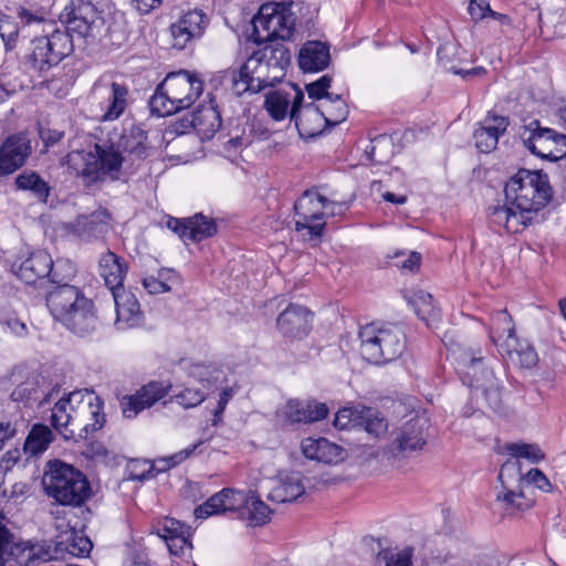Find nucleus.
Here are the masks:
<instances>
[{"instance_id":"09e8293b","label":"nucleus","mask_w":566,"mask_h":566,"mask_svg":"<svg viewBox=\"0 0 566 566\" xmlns=\"http://www.w3.org/2000/svg\"><path fill=\"white\" fill-rule=\"evenodd\" d=\"M411 303L416 310L417 315L422 321H426L427 324L437 319L439 312L433 304L431 294L424 291H418L412 295Z\"/></svg>"},{"instance_id":"b1692460","label":"nucleus","mask_w":566,"mask_h":566,"mask_svg":"<svg viewBox=\"0 0 566 566\" xmlns=\"http://www.w3.org/2000/svg\"><path fill=\"white\" fill-rule=\"evenodd\" d=\"M276 325L284 337L301 339L312 328V313L302 305H289L277 317Z\"/></svg>"},{"instance_id":"2f4dec72","label":"nucleus","mask_w":566,"mask_h":566,"mask_svg":"<svg viewBox=\"0 0 566 566\" xmlns=\"http://www.w3.org/2000/svg\"><path fill=\"white\" fill-rule=\"evenodd\" d=\"M165 389L157 382L144 386L135 395L125 397L122 400V411L125 418L136 417L145 408L151 407L165 396Z\"/></svg>"},{"instance_id":"3c124183","label":"nucleus","mask_w":566,"mask_h":566,"mask_svg":"<svg viewBox=\"0 0 566 566\" xmlns=\"http://www.w3.org/2000/svg\"><path fill=\"white\" fill-rule=\"evenodd\" d=\"M19 30L15 19L0 11V38L7 52L17 48Z\"/></svg>"},{"instance_id":"603ef678","label":"nucleus","mask_w":566,"mask_h":566,"mask_svg":"<svg viewBox=\"0 0 566 566\" xmlns=\"http://www.w3.org/2000/svg\"><path fill=\"white\" fill-rule=\"evenodd\" d=\"M20 548V542L9 530L7 522L2 516L0 518V566H4L9 557Z\"/></svg>"},{"instance_id":"864d4df0","label":"nucleus","mask_w":566,"mask_h":566,"mask_svg":"<svg viewBox=\"0 0 566 566\" xmlns=\"http://www.w3.org/2000/svg\"><path fill=\"white\" fill-rule=\"evenodd\" d=\"M513 346L515 347H503L509 357L513 360H517V363L523 368H532L537 364V354L535 349L528 345L522 346L520 340L516 338V344Z\"/></svg>"},{"instance_id":"c756f323","label":"nucleus","mask_w":566,"mask_h":566,"mask_svg":"<svg viewBox=\"0 0 566 566\" xmlns=\"http://www.w3.org/2000/svg\"><path fill=\"white\" fill-rule=\"evenodd\" d=\"M67 329L84 336L96 328L97 316L92 300L86 296L80 297L76 306L61 322Z\"/></svg>"},{"instance_id":"a19ab883","label":"nucleus","mask_w":566,"mask_h":566,"mask_svg":"<svg viewBox=\"0 0 566 566\" xmlns=\"http://www.w3.org/2000/svg\"><path fill=\"white\" fill-rule=\"evenodd\" d=\"M17 189L30 191L39 202L46 203L51 192L49 184L35 171L25 170L15 178Z\"/></svg>"},{"instance_id":"cd10ccee","label":"nucleus","mask_w":566,"mask_h":566,"mask_svg":"<svg viewBox=\"0 0 566 566\" xmlns=\"http://www.w3.org/2000/svg\"><path fill=\"white\" fill-rule=\"evenodd\" d=\"M84 293L70 283L55 285L46 295V306L52 316L62 322L65 316L76 306Z\"/></svg>"},{"instance_id":"7ed1b4c3","label":"nucleus","mask_w":566,"mask_h":566,"mask_svg":"<svg viewBox=\"0 0 566 566\" xmlns=\"http://www.w3.org/2000/svg\"><path fill=\"white\" fill-rule=\"evenodd\" d=\"M203 91V82L195 74L180 70L169 73L149 99L150 112L165 117L187 109Z\"/></svg>"},{"instance_id":"bf43d9fd","label":"nucleus","mask_w":566,"mask_h":566,"mask_svg":"<svg viewBox=\"0 0 566 566\" xmlns=\"http://www.w3.org/2000/svg\"><path fill=\"white\" fill-rule=\"evenodd\" d=\"M331 83L332 77L329 75H323L317 81L306 84V92L308 97L312 99H331L333 94L328 93L327 91L331 86Z\"/></svg>"},{"instance_id":"ddd939ff","label":"nucleus","mask_w":566,"mask_h":566,"mask_svg":"<svg viewBox=\"0 0 566 566\" xmlns=\"http://www.w3.org/2000/svg\"><path fill=\"white\" fill-rule=\"evenodd\" d=\"M253 25L256 32L260 30L265 32L266 40H289L294 32L295 18L290 10L280 4L262 6L254 18Z\"/></svg>"},{"instance_id":"de8ad7c7","label":"nucleus","mask_w":566,"mask_h":566,"mask_svg":"<svg viewBox=\"0 0 566 566\" xmlns=\"http://www.w3.org/2000/svg\"><path fill=\"white\" fill-rule=\"evenodd\" d=\"M325 113V124L335 126L346 119L348 107L340 95H333L321 106Z\"/></svg>"},{"instance_id":"6e6d98bb","label":"nucleus","mask_w":566,"mask_h":566,"mask_svg":"<svg viewBox=\"0 0 566 566\" xmlns=\"http://www.w3.org/2000/svg\"><path fill=\"white\" fill-rule=\"evenodd\" d=\"M76 268L75 264L69 260H57L53 262L52 271L49 275V281L55 285L63 283H70L75 276Z\"/></svg>"},{"instance_id":"4be33fe9","label":"nucleus","mask_w":566,"mask_h":566,"mask_svg":"<svg viewBox=\"0 0 566 566\" xmlns=\"http://www.w3.org/2000/svg\"><path fill=\"white\" fill-rule=\"evenodd\" d=\"M424 422L419 419L407 421L396 433L389 446L394 457H409L412 452L420 451L426 444L423 433Z\"/></svg>"},{"instance_id":"c85d7f7f","label":"nucleus","mask_w":566,"mask_h":566,"mask_svg":"<svg viewBox=\"0 0 566 566\" xmlns=\"http://www.w3.org/2000/svg\"><path fill=\"white\" fill-rule=\"evenodd\" d=\"M509 126V118L505 116L488 114L480 127L474 130L473 138L479 151L489 154L497 146L499 138Z\"/></svg>"},{"instance_id":"79ce46f5","label":"nucleus","mask_w":566,"mask_h":566,"mask_svg":"<svg viewBox=\"0 0 566 566\" xmlns=\"http://www.w3.org/2000/svg\"><path fill=\"white\" fill-rule=\"evenodd\" d=\"M52 441L53 433L51 429L45 424L36 423L32 427L24 441V451L36 455L44 452Z\"/></svg>"},{"instance_id":"c03bdc74","label":"nucleus","mask_w":566,"mask_h":566,"mask_svg":"<svg viewBox=\"0 0 566 566\" xmlns=\"http://www.w3.org/2000/svg\"><path fill=\"white\" fill-rule=\"evenodd\" d=\"M106 213L95 211L87 216H80L75 221V228L81 237L97 235L107 230Z\"/></svg>"},{"instance_id":"c9c22d12","label":"nucleus","mask_w":566,"mask_h":566,"mask_svg":"<svg viewBox=\"0 0 566 566\" xmlns=\"http://www.w3.org/2000/svg\"><path fill=\"white\" fill-rule=\"evenodd\" d=\"M44 386L45 379L39 375H33L13 389L11 398L14 401L24 403L38 402L39 406H43L50 401L55 391L52 389L45 392Z\"/></svg>"},{"instance_id":"49530a36","label":"nucleus","mask_w":566,"mask_h":566,"mask_svg":"<svg viewBox=\"0 0 566 566\" xmlns=\"http://www.w3.org/2000/svg\"><path fill=\"white\" fill-rule=\"evenodd\" d=\"M358 424V428H363L369 436L374 438L382 437L388 430L387 420L380 415L379 411L373 408L363 407V412Z\"/></svg>"},{"instance_id":"39448f33","label":"nucleus","mask_w":566,"mask_h":566,"mask_svg":"<svg viewBox=\"0 0 566 566\" xmlns=\"http://www.w3.org/2000/svg\"><path fill=\"white\" fill-rule=\"evenodd\" d=\"M241 511L251 526L264 525L270 520L271 509L254 493L250 495L233 489H222L195 509L197 518H208L226 512Z\"/></svg>"},{"instance_id":"5fc2aeb1","label":"nucleus","mask_w":566,"mask_h":566,"mask_svg":"<svg viewBox=\"0 0 566 566\" xmlns=\"http://www.w3.org/2000/svg\"><path fill=\"white\" fill-rule=\"evenodd\" d=\"M506 451L513 455L518 463L520 458L530 460L533 463H537L544 459V453L536 444L531 443H510L506 446Z\"/></svg>"},{"instance_id":"6e6552de","label":"nucleus","mask_w":566,"mask_h":566,"mask_svg":"<svg viewBox=\"0 0 566 566\" xmlns=\"http://www.w3.org/2000/svg\"><path fill=\"white\" fill-rule=\"evenodd\" d=\"M449 352L457 361V371L463 384L481 390L490 406L497 408L501 402L500 388L493 371L483 367L482 356L459 344H450Z\"/></svg>"},{"instance_id":"0e129e2a","label":"nucleus","mask_w":566,"mask_h":566,"mask_svg":"<svg viewBox=\"0 0 566 566\" xmlns=\"http://www.w3.org/2000/svg\"><path fill=\"white\" fill-rule=\"evenodd\" d=\"M394 258L397 259L396 265L398 268L409 271L418 269L421 261V255L418 252H410L407 256L403 252H396Z\"/></svg>"},{"instance_id":"8fccbe9b","label":"nucleus","mask_w":566,"mask_h":566,"mask_svg":"<svg viewBox=\"0 0 566 566\" xmlns=\"http://www.w3.org/2000/svg\"><path fill=\"white\" fill-rule=\"evenodd\" d=\"M392 142L386 135L375 137L365 153L368 158L376 164L387 163L392 154Z\"/></svg>"},{"instance_id":"a18cd8bd","label":"nucleus","mask_w":566,"mask_h":566,"mask_svg":"<svg viewBox=\"0 0 566 566\" xmlns=\"http://www.w3.org/2000/svg\"><path fill=\"white\" fill-rule=\"evenodd\" d=\"M292 102L293 97L290 92L275 91L266 95L264 107L273 119L282 120L287 115Z\"/></svg>"},{"instance_id":"f3484780","label":"nucleus","mask_w":566,"mask_h":566,"mask_svg":"<svg viewBox=\"0 0 566 566\" xmlns=\"http://www.w3.org/2000/svg\"><path fill=\"white\" fill-rule=\"evenodd\" d=\"M93 94L96 97L105 98V103L102 104L103 120L117 119L127 106V86L109 78H98L93 86Z\"/></svg>"},{"instance_id":"774afa93","label":"nucleus","mask_w":566,"mask_h":566,"mask_svg":"<svg viewBox=\"0 0 566 566\" xmlns=\"http://www.w3.org/2000/svg\"><path fill=\"white\" fill-rule=\"evenodd\" d=\"M143 286L149 294H160L170 291V285L165 284L156 276H147L143 280Z\"/></svg>"},{"instance_id":"69168bd1","label":"nucleus","mask_w":566,"mask_h":566,"mask_svg":"<svg viewBox=\"0 0 566 566\" xmlns=\"http://www.w3.org/2000/svg\"><path fill=\"white\" fill-rule=\"evenodd\" d=\"M527 481L544 492L552 491V484L546 475L538 469H531L527 473Z\"/></svg>"},{"instance_id":"f257e3e1","label":"nucleus","mask_w":566,"mask_h":566,"mask_svg":"<svg viewBox=\"0 0 566 566\" xmlns=\"http://www.w3.org/2000/svg\"><path fill=\"white\" fill-rule=\"evenodd\" d=\"M148 156L147 133L133 126L124 130L116 143L103 142L88 149L72 150L65 160L77 175L92 180H118L124 164L133 167Z\"/></svg>"},{"instance_id":"f03ea898","label":"nucleus","mask_w":566,"mask_h":566,"mask_svg":"<svg viewBox=\"0 0 566 566\" xmlns=\"http://www.w3.org/2000/svg\"><path fill=\"white\" fill-rule=\"evenodd\" d=\"M504 193L506 205L490 208V222L509 233H518L549 203L553 188L542 170L520 169L506 181Z\"/></svg>"},{"instance_id":"9b49d317","label":"nucleus","mask_w":566,"mask_h":566,"mask_svg":"<svg viewBox=\"0 0 566 566\" xmlns=\"http://www.w3.org/2000/svg\"><path fill=\"white\" fill-rule=\"evenodd\" d=\"M520 137L523 145L537 157L551 161L566 157V135L542 127L537 119L524 126Z\"/></svg>"},{"instance_id":"680f3d73","label":"nucleus","mask_w":566,"mask_h":566,"mask_svg":"<svg viewBox=\"0 0 566 566\" xmlns=\"http://www.w3.org/2000/svg\"><path fill=\"white\" fill-rule=\"evenodd\" d=\"M469 13L475 21L486 17H495V11L490 8L489 0H470Z\"/></svg>"},{"instance_id":"423d86ee","label":"nucleus","mask_w":566,"mask_h":566,"mask_svg":"<svg viewBox=\"0 0 566 566\" xmlns=\"http://www.w3.org/2000/svg\"><path fill=\"white\" fill-rule=\"evenodd\" d=\"M358 337L363 358L375 365L394 361L406 349V336L395 324H366L360 327Z\"/></svg>"},{"instance_id":"e2e57ef3","label":"nucleus","mask_w":566,"mask_h":566,"mask_svg":"<svg viewBox=\"0 0 566 566\" xmlns=\"http://www.w3.org/2000/svg\"><path fill=\"white\" fill-rule=\"evenodd\" d=\"M15 13L23 25L36 24L48 29V24H52L51 22H48L43 15L34 13L24 7L17 8Z\"/></svg>"},{"instance_id":"a878e982","label":"nucleus","mask_w":566,"mask_h":566,"mask_svg":"<svg viewBox=\"0 0 566 566\" xmlns=\"http://www.w3.org/2000/svg\"><path fill=\"white\" fill-rule=\"evenodd\" d=\"M115 303L117 329H127L140 324L143 314L134 293L122 287L111 291Z\"/></svg>"},{"instance_id":"ea45409f","label":"nucleus","mask_w":566,"mask_h":566,"mask_svg":"<svg viewBox=\"0 0 566 566\" xmlns=\"http://www.w3.org/2000/svg\"><path fill=\"white\" fill-rule=\"evenodd\" d=\"M305 492V488L298 474L282 478L271 490L269 499L277 503L295 501Z\"/></svg>"},{"instance_id":"5701e85b","label":"nucleus","mask_w":566,"mask_h":566,"mask_svg":"<svg viewBox=\"0 0 566 566\" xmlns=\"http://www.w3.org/2000/svg\"><path fill=\"white\" fill-rule=\"evenodd\" d=\"M103 408V400L93 390H90L88 396L84 400L83 410L85 411L83 416L77 419L74 427V438L71 440H86L91 433L101 430L106 422Z\"/></svg>"},{"instance_id":"393cba45","label":"nucleus","mask_w":566,"mask_h":566,"mask_svg":"<svg viewBox=\"0 0 566 566\" xmlns=\"http://www.w3.org/2000/svg\"><path fill=\"white\" fill-rule=\"evenodd\" d=\"M200 442L192 444L189 448H186L169 458L160 460L165 465L156 471L154 463L148 460L135 459L130 460L126 467L125 476L127 480L132 481H145L156 476L158 471H165L167 469L174 468L189 458Z\"/></svg>"},{"instance_id":"338daca9","label":"nucleus","mask_w":566,"mask_h":566,"mask_svg":"<svg viewBox=\"0 0 566 566\" xmlns=\"http://www.w3.org/2000/svg\"><path fill=\"white\" fill-rule=\"evenodd\" d=\"M18 433L17 421H0V450L3 449L6 443L13 439Z\"/></svg>"},{"instance_id":"473e14b6","label":"nucleus","mask_w":566,"mask_h":566,"mask_svg":"<svg viewBox=\"0 0 566 566\" xmlns=\"http://www.w3.org/2000/svg\"><path fill=\"white\" fill-rule=\"evenodd\" d=\"M60 534L56 536V552L69 553L72 556H85L92 548L91 539L81 530L70 526V524H60Z\"/></svg>"},{"instance_id":"72a5a7b5","label":"nucleus","mask_w":566,"mask_h":566,"mask_svg":"<svg viewBox=\"0 0 566 566\" xmlns=\"http://www.w3.org/2000/svg\"><path fill=\"white\" fill-rule=\"evenodd\" d=\"M282 412L291 423H306L325 419L328 415V408L323 402L290 400L284 406Z\"/></svg>"},{"instance_id":"4468645a","label":"nucleus","mask_w":566,"mask_h":566,"mask_svg":"<svg viewBox=\"0 0 566 566\" xmlns=\"http://www.w3.org/2000/svg\"><path fill=\"white\" fill-rule=\"evenodd\" d=\"M293 102L290 109V118L294 120L302 138H311L319 135L325 124V113L313 102L303 105L304 94L296 85L291 84Z\"/></svg>"},{"instance_id":"37998d69","label":"nucleus","mask_w":566,"mask_h":566,"mask_svg":"<svg viewBox=\"0 0 566 566\" xmlns=\"http://www.w3.org/2000/svg\"><path fill=\"white\" fill-rule=\"evenodd\" d=\"M191 125L199 130L214 133L221 126V117L212 105H200L192 113Z\"/></svg>"},{"instance_id":"1a4fd4ad","label":"nucleus","mask_w":566,"mask_h":566,"mask_svg":"<svg viewBox=\"0 0 566 566\" xmlns=\"http://www.w3.org/2000/svg\"><path fill=\"white\" fill-rule=\"evenodd\" d=\"M269 64L264 63L256 52L237 70H227L222 80L231 84V90L237 96L242 94L259 93L268 86H274L282 77H274Z\"/></svg>"},{"instance_id":"58836bf2","label":"nucleus","mask_w":566,"mask_h":566,"mask_svg":"<svg viewBox=\"0 0 566 566\" xmlns=\"http://www.w3.org/2000/svg\"><path fill=\"white\" fill-rule=\"evenodd\" d=\"M264 63L269 64L274 77H284L291 61L290 50L283 43L268 44L255 51Z\"/></svg>"},{"instance_id":"052dcab7","label":"nucleus","mask_w":566,"mask_h":566,"mask_svg":"<svg viewBox=\"0 0 566 566\" xmlns=\"http://www.w3.org/2000/svg\"><path fill=\"white\" fill-rule=\"evenodd\" d=\"M206 398V394L202 392L199 388H190L186 387L179 394L175 396L176 402H178L184 408H193L200 405Z\"/></svg>"},{"instance_id":"f704fd0d","label":"nucleus","mask_w":566,"mask_h":566,"mask_svg":"<svg viewBox=\"0 0 566 566\" xmlns=\"http://www.w3.org/2000/svg\"><path fill=\"white\" fill-rule=\"evenodd\" d=\"M331 62L329 45L321 41H307L298 53V65L304 72H319Z\"/></svg>"},{"instance_id":"dca6fc26","label":"nucleus","mask_w":566,"mask_h":566,"mask_svg":"<svg viewBox=\"0 0 566 566\" xmlns=\"http://www.w3.org/2000/svg\"><path fill=\"white\" fill-rule=\"evenodd\" d=\"M499 480L501 491L497 492L496 500L503 502L506 510H524L528 506L521 491L523 478L516 460H509L501 467Z\"/></svg>"},{"instance_id":"20e7f679","label":"nucleus","mask_w":566,"mask_h":566,"mask_svg":"<svg viewBox=\"0 0 566 566\" xmlns=\"http://www.w3.org/2000/svg\"><path fill=\"white\" fill-rule=\"evenodd\" d=\"M42 486L48 497L64 506H81L91 496L87 478L80 470L60 460L46 463Z\"/></svg>"},{"instance_id":"7c9ffc66","label":"nucleus","mask_w":566,"mask_h":566,"mask_svg":"<svg viewBox=\"0 0 566 566\" xmlns=\"http://www.w3.org/2000/svg\"><path fill=\"white\" fill-rule=\"evenodd\" d=\"M305 458L326 464H336L344 458V449L326 438H306L301 442Z\"/></svg>"},{"instance_id":"9d476101","label":"nucleus","mask_w":566,"mask_h":566,"mask_svg":"<svg viewBox=\"0 0 566 566\" xmlns=\"http://www.w3.org/2000/svg\"><path fill=\"white\" fill-rule=\"evenodd\" d=\"M324 196L316 190H306L294 203L295 231L305 241L317 240L323 235L326 221Z\"/></svg>"},{"instance_id":"412c9836","label":"nucleus","mask_w":566,"mask_h":566,"mask_svg":"<svg viewBox=\"0 0 566 566\" xmlns=\"http://www.w3.org/2000/svg\"><path fill=\"white\" fill-rule=\"evenodd\" d=\"M153 533L163 538L172 555H182L191 548L190 527L172 517H163L153 525Z\"/></svg>"},{"instance_id":"4c0bfd02","label":"nucleus","mask_w":566,"mask_h":566,"mask_svg":"<svg viewBox=\"0 0 566 566\" xmlns=\"http://www.w3.org/2000/svg\"><path fill=\"white\" fill-rule=\"evenodd\" d=\"M127 266L115 253L107 251L99 259V274L109 291L123 286Z\"/></svg>"},{"instance_id":"bb28decb","label":"nucleus","mask_w":566,"mask_h":566,"mask_svg":"<svg viewBox=\"0 0 566 566\" xmlns=\"http://www.w3.org/2000/svg\"><path fill=\"white\" fill-rule=\"evenodd\" d=\"M52 256L44 250H36L29 254L19 264L12 265L13 273L27 284L49 279L52 271Z\"/></svg>"},{"instance_id":"2eb2a0df","label":"nucleus","mask_w":566,"mask_h":566,"mask_svg":"<svg viewBox=\"0 0 566 566\" xmlns=\"http://www.w3.org/2000/svg\"><path fill=\"white\" fill-rule=\"evenodd\" d=\"M60 17L70 34L76 33L83 39L94 36L98 11L92 0H70Z\"/></svg>"},{"instance_id":"a211bd4d","label":"nucleus","mask_w":566,"mask_h":566,"mask_svg":"<svg viewBox=\"0 0 566 566\" xmlns=\"http://www.w3.org/2000/svg\"><path fill=\"white\" fill-rule=\"evenodd\" d=\"M210 23L209 17L200 9L186 12L171 24L172 46L182 50L193 40L200 39Z\"/></svg>"},{"instance_id":"f8f14e48","label":"nucleus","mask_w":566,"mask_h":566,"mask_svg":"<svg viewBox=\"0 0 566 566\" xmlns=\"http://www.w3.org/2000/svg\"><path fill=\"white\" fill-rule=\"evenodd\" d=\"M88 394V389L74 390L61 397L51 409V424L65 440L74 438V427L85 411Z\"/></svg>"},{"instance_id":"6ab92c4d","label":"nucleus","mask_w":566,"mask_h":566,"mask_svg":"<svg viewBox=\"0 0 566 566\" xmlns=\"http://www.w3.org/2000/svg\"><path fill=\"white\" fill-rule=\"evenodd\" d=\"M167 228L174 231L184 241L199 242L214 235L218 231L216 221L202 213L190 218H172L167 220Z\"/></svg>"},{"instance_id":"e433bc0d","label":"nucleus","mask_w":566,"mask_h":566,"mask_svg":"<svg viewBox=\"0 0 566 566\" xmlns=\"http://www.w3.org/2000/svg\"><path fill=\"white\" fill-rule=\"evenodd\" d=\"M490 338L501 347L513 348L516 344L515 327L506 310H499L491 314Z\"/></svg>"},{"instance_id":"aec40b11","label":"nucleus","mask_w":566,"mask_h":566,"mask_svg":"<svg viewBox=\"0 0 566 566\" xmlns=\"http://www.w3.org/2000/svg\"><path fill=\"white\" fill-rule=\"evenodd\" d=\"M32 151L25 133L9 136L0 147V176L14 172L22 167Z\"/></svg>"},{"instance_id":"13d9d810","label":"nucleus","mask_w":566,"mask_h":566,"mask_svg":"<svg viewBox=\"0 0 566 566\" xmlns=\"http://www.w3.org/2000/svg\"><path fill=\"white\" fill-rule=\"evenodd\" d=\"M412 553L410 549L400 552L382 551L377 556V563L385 566H411Z\"/></svg>"},{"instance_id":"4d7b16f0","label":"nucleus","mask_w":566,"mask_h":566,"mask_svg":"<svg viewBox=\"0 0 566 566\" xmlns=\"http://www.w3.org/2000/svg\"><path fill=\"white\" fill-rule=\"evenodd\" d=\"M361 412H363V407L361 408H356V407L342 408L335 415L334 426L340 430L359 427L358 422L360 421Z\"/></svg>"},{"instance_id":"0eeeda50","label":"nucleus","mask_w":566,"mask_h":566,"mask_svg":"<svg viewBox=\"0 0 566 566\" xmlns=\"http://www.w3.org/2000/svg\"><path fill=\"white\" fill-rule=\"evenodd\" d=\"M42 31L43 35L34 36L30 41L24 55V64L38 74L56 66L74 50L72 35L67 31L55 28L54 24H48V29L42 28Z\"/></svg>"}]
</instances>
